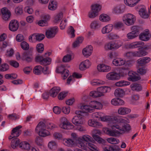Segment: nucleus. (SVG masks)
I'll return each mask as SVG.
<instances>
[{"mask_svg": "<svg viewBox=\"0 0 151 151\" xmlns=\"http://www.w3.org/2000/svg\"><path fill=\"white\" fill-rule=\"evenodd\" d=\"M8 117L9 119L15 120L19 118V116L15 113H13L9 114Z\"/></svg>", "mask_w": 151, "mask_h": 151, "instance_id": "69168bd1", "label": "nucleus"}, {"mask_svg": "<svg viewBox=\"0 0 151 151\" xmlns=\"http://www.w3.org/2000/svg\"><path fill=\"white\" fill-rule=\"evenodd\" d=\"M19 139L17 138H15L13 139L11 141V146L13 149L16 148L19 145Z\"/></svg>", "mask_w": 151, "mask_h": 151, "instance_id": "c9c22d12", "label": "nucleus"}, {"mask_svg": "<svg viewBox=\"0 0 151 151\" xmlns=\"http://www.w3.org/2000/svg\"><path fill=\"white\" fill-rule=\"evenodd\" d=\"M15 12L18 15H20L23 13V9L21 6H18L16 7L15 9Z\"/></svg>", "mask_w": 151, "mask_h": 151, "instance_id": "0e129e2a", "label": "nucleus"}, {"mask_svg": "<svg viewBox=\"0 0 151 151\" xmlns=\"http://www.w3.org/2000/svg\"><path fill=\"white\" fill-rule=\"evenodd\" d=\"M100 20L104 22H107L110 20V17L106 14H102L100 16Z\"/></svg>", "mask_w": 151, "mask_h": 151, "instance_id": "49530a36", "label": "nucleus"}, {"mask_svg": "<svg viewBox=\"0 0 151 151\" xmlns=\"http://www.w3.org/2000/svg\"><path fill=\"white\" fill-rule=\"evenodd\" d=\"M113 28V26L112 24H108L103 28L102 29V32L103 34L108 33L112 30Z\"/></svg>", "mask_w": 151, "mask_h": 151, "instance_id": "2f4dec72", "label": "nucleus"}, {"mask_svg": "<svg viewBox=\"0 0 151 151\" xmlns=\"http://www.w3.org/2000/svg\"><path fill=\"white\" fill-rule=\"evenodd\" d=\"M129 122V119L126 118L110 116L108 124L112 130L107 128H104L103 130L105 133L112 136L123 134L130 130V126L128 124Z\"/></svg>", "mask_w": 151, "mask_h": 151, "instance_id": "f257e3e1", "label": "nucleus"}, {"mask_svg": "<svg viewBox=\"0 0 151 151\" xmlns=\"http://www.w3.org/2000/svg\"><path fill=\"white\" fill-rule=\"evenodd\" d=\"M32 37L37 41H41L43 40L45 37V35L42 34H34L32 35Z\"/></svg>", "mask_w": 151, "mask_h": 151, "instance_id": "79ce46f5", "label": "nucleus"}, {"mask_svg": "<svg viewBox=\"0 0 151 151\" xmlns=\"http://www.w3.org/2000/svg\"><path fill=\"white\" fill-rule=\"evenodd\" d=\"M136 20V17L134 15L129 13L124 15L122 18L124 23L127 26H130L134 24Z\"/></svg>", "mask_w": 151, "mask_h": 151, "instance_id": "f03ea898", "label": "nucleus"}, {"mask_svg": "<svg viewBox=\"0 0 151 151\" xmlns=\"http://www.w3.org/2000/svg\"><path fill=\"white\" fill-rule=\"evenodd\" d=\"M151 37L149 30L147 29V31L141 33L139 36V38L142 41H147L149 40Z\"/></svg>", "mask_w": 151, "mask_h": 151, "instance_id": "dca6fc26", "label": "nucleus"}, {"mask_svg": "<svg viewBox=\"0 0 151 151\" xmlns=\"http://www.w3.org/2000/svg\"><path fill=\"white\" fill-rule=\"evenodd\" d=\"M57 8V4L56 2L54 1H52L51 3H50L48 6V9L51 10H55Z\"/></svg>", "mask_w": 151, "mask_h": 151, "instance_id": "5fc2aeb1", "label": "nucleus"}, {"mask_svg": "<svg viewBox=\"0 0 151 151\" xmlns=\"http://www.w3.org/2000/svg\"><path fill=\"white\" fill-rule=\"evenodd\" d=\"M58 27L56 26L49 29L46 31L45 35L46 37L48 39L54 37L58 32Z\"/></svg>", "mask_w": 151, "mask_h": 151, "instance_id": "39448f33", "label": "nucleus"}, {"mask_svg": "<svg viewBox=\"0 0 151 151\" xmlns=\"http://www.w3.org/2000/svg\"><path fill=\"white\" fill-rule=\"evenodd\" d=\"M60 91V88L58 87H54L52 88L50 91V96L52 97H55Z\"/></svg>", "mask_w": 151, "mask_h": 151, "instance_id": "b1692460", "label": "nucleus"}, {"mask_svg": "<svg viewBox=\"0 0 151 151\" xmlns=\"http://www.w3.org/2000/svg\"><path fill=\"white\" fill-rule=\"evenodd\" d=\"M36 49L38 52H42L44 50L43 45L42 43L37 44L36 46Z\"/></svg>", "mask_w": 151, "mask_h": 151, "instance_id": "e2e57ef3", "label": "nucleus"}, {"mask_svg": "<svg viewBox=\"0 0 151 151\" xmlns=\"http://www.w3.org/2000/svg\"><path fill=\"white\" fill-rule=\"evenodd\" d=\"M46 128V125L45 123L42 122H40L36 126L35 131L37 132L44 129Z\"/></svg>", "mask_w": 151, "mask_h": 151, "instance_id": "473e14b6", "label": "nucleus"}, {"mask_svg": "<svg viewBox=\"0 0 151 151\" xmlns=\"http://www.w3.org/2000/svg\"><path fill=\"white\" fill-rule=\"evenodd\" d=\"M120 46L121 45L117 42H110L105 45L104 48L106 50H114L118 49Z\"/></svg>", "mask_w": 151, "mask_h": 151, "instance_id": "6e6552de", "label": "nucleus"}, {"mask_svg": "<svg viewBox=\"0 0 151 151\" xmlns=\"http://www.w3.org/2000/svg\"><path fill=\"white\" fill-rule=\"evenodd\" d=\"M131 112V110L127 108L121 107L118 110V113L119 114L125 115L129 114Z\"/></svg>", "mask_w": 151, "mask_h": 151, "instance_id": "4be33fe9", "label": "nucleus"}, {"mask_svg": "<svg viewBox=\"0 0 151 151\" xmlns=\"http://www.w3.org/2000/svg\"><path fill=\"white\" fill-rule=\"evenodd\" d=\"M108 37L110 40H114L118 39L119 36L116 34L111 33L108 35Z\"/></svg>", "mask_w": 151, "mask_h": 151, "instance_id": "774afa93", "label": "nucleus"}, {"mask_svg": "<svg viewBox=\"0 0 151 151\" xmlns=\"http://www.w3.org/2000/svg\"><path fill=\"white\" fill-rule=\"evenodd\" d=\"M139 14L141 17L144 19L147 18L149 17V15L146 11L145 7L141 8L139 11Z\"/></svg>", "mask_w": 151, "mask_h": 151, "instance_id": "cd10ccee", "label": "nucleus"}, {"mask_svg": "<svg viewBox=\"0 0 151 151\" xmlns=\"http://www.w3.org/2000/svg\"><path fill=\"white\" fill-rule=\"evenodd\" d=\"M71 138L72 139L73 142H74L76 144L78 143L79 141L81 140V137H78L76 134L73 133L71 134Z\"/></svg>", "mask_w": 151, "mask_h": 151, "instance_id": "c03bdc74", "label": "nucleus"}, {"mask_svg": "<svg viewBox=\"0 0 151 151\" xmlns=\"http://www.w3.org/2000/svg\"><path fill=\"white\" fill-rule=\"evenodd\" d=\"M1 13L3 19L7 21L9 19L11 13L6 8H3L1 9Z\"/></svg>", "mask_w": 151, "mask_h": 151, "instance_id": "9d476101", "label": "nucleus"}, {"mask_svg": "<svg viewBox=\"0 0 151 151\" xmlns=\"http://www.w3.org/2000/svg\"><path fill=\"white\" fill-rule=\"evenodd\" d=\"M98 70L100 72H106L110 71L111 67L106 64H99L97 66Z\"/></svg>", "mask_w": 151, "mask_h": 151, "instance_id": "9b49d317", "label": "nucleus"}, {"mask_svg": "<svg viewBox=\"0 0 151 151\" xmlns=\"http://www.w3.org/2000/svg\"><path fill=\"white\" fill-rule=\"evenodd\" d=\"M110 89L109 87L106 86H101L97 89V90L99 92L101 96H104V93H107Z\"/></svg>", "mask_w": 151, "mask_h": 151, "instance_id": "c85d7f7f", "label": "nucleus"}, {"mask_svg": "<svg viewBox=\"0 0 151 151\" xmlns=\"http://www.w3.org/2000/svg\"><path fill=\"white\" fill-rule=\"evenodd\" d=\"M144 43L142 42H135L127 45V47L129 49L137 48L143 45Z\"/></svg>", "mask_w": 151, "mask_h": 151, "instance_id": "a211bd4d", "label": "nucleus"}, {"mask_svg": "<svg viewBox=\"0 0 151 151\" xmlns=\"http://www.w3.org/2000/svg\"><path fill=\"white\" fill-rule=\"evenodd\" d=\"M150 60V58L149 57H144L138 59L137 60V63L140 66H143Z\"/></svg>", "mask_w": 151, "mask_h": 151, "instance_id": "2eb2a0df", "label": "nucleus"}, {"mask_svg": "<svg viewBox=\"0 0 151 151\" xmlns=\"http://www.w3.org/2000/svg\"><path fill=\"white\" fill-rule=\"evenodd\" d=\"M129 77L128 79L129 81L135 82L139 80L141 78L139 74L136 73L133 71H129L128 73Z\"/></svg>", "mask_w": 151, "mask_h": 151, "instance_id": "0eeeda50", "label": "nucleus"}, {"mask_svg": "<svg viewBox=\"0 0 151 151\" xmlns=\"http://www.w3.org/2000/svg\"><path fill=\"white\" fill-rule=\"evenodd\" d=\"M88 124L89 126L96 128H98L101 126L99 123L95 122L92 119L89 120L88 122Z\"/></svg>", "mask_w": 151, "mask_h": 151, "instance_id": "e433bc0d", "label": "nucleus"}, {"mask_svg": "<svg viewBox=\"0 0 151 151\" xmlns=\"http://www.w3.org/2000/svg\"><path fill=\"white\" fill-rule=\"evenodd\" d=\"M88 148L93 151H98V148L96 145L90 143H88Z\"/></svg>", "mask_w": 151, "mask_h": 151, "instance_id": "13d9d810", "label": "nucleus"}, {"mask_svg": "<svg viewBox=\"0 0 151 151\" xmlns=\"http://www.w3.org/2000/svg\"><path fill=\"white\" fill-rule=\"evenodd\" d=\"M60 127L64 129H70L73 128V126L70 124L65 117H61L60 119Z\"/></svg>", "mask_w": 151, "mask_h": 151, "instance_id": "20e7f679", "label": "nucleus"}, {"mask_svg": "<svg viewBox=\"0 0 151 151\" xmlns=\"http://www.w3.org/2000/svg\"><path fill=\"white\" fill-rule=\"evenodd\" d=\"M90 95L93 98H96L102 96L99 92L97 90V91H93L91 92L90 93Z\"/></svg>", "mask_w": 151, "mask_h": 151, "instance_id": "864d4df0", "label": "nucleus"}, {"mask_svg": "<svg viewBox=\"0 0 151 151\" xmlns=\"http://www.w3.org/2000/svg\"><path fill=\"white\" fill-rule=\"evenodd\" d=\"M51 60V59L49 57L44 58L42 65H49L50 63Z\"/></svg>", "mask_w": 151, "mask_h": 151, "instance_id": "052dcab7", "label": "nucleus"}, {"mask_svg": "<svg viewBox=\"0 0 151 151\" xmlns=\"http://www.w3.org/2000/svg\"><path fill=\"white\" fill-rule=\"evenodd\" d=\"M88 142L83 140L81 138V140H80L77 144H78L79 147L86 150H88Z\"/></svg>", "mask_w": 151, "mask_h": 151, "instance_id": "c756f323", "label": "nucleus"}, {"mask_svg": "<svg viewBox=\"0 0 151 151\" xmlns=\"http://www.w3.org/2000/svg\"><path fill=\"white\" fill-rule=\"evenodd\" d=\"M114 94L116 97H121L124 95V91L122 89H117L115 90Z\"/></svg>", "mask_w": 151, "mask_h": 151, "instance_id": "4c0bfd02", "label": "nucleus"}, {"mask_svg": "<svg viewBox=\"0 0 151 151\" xmlns=\"http://www.w3.org/2000/svg\"><path fill=\"white\" fill-rule=\"evenodd\" d=\"M63 17V14L60 13L55 15L54 17L53 22L54 23H58L62 19Z\"/></svg>", "mask_w": 151, "mask_h": 151, "instance_id": "f704fd0d", "label": "nucleus"}, {"mask_svg": "<svg viewBox=\"0 0 151 151\" xmlns=\"http://www.w3.org/2000/svg\"><path fill=\"white\" fill-rule=\"evenodd\" d=\"M90 104L92 108V110L94 109H100L102 107V105L101 103L96 101H91Z\"/></svg>", "mask_w": 151, "mask_h": 151, "instance_id": "5701e85b", "label": "nucleus"}, {"mask_svg": "<svg viewBox=\"0 0 151 151\" xmlns=\"http://www.w3.org/2000/svg\"><path fill=\"white\" fill-rule=\"evenodd\" d=\"M92 137L93 138L99 143H103L105 142V140L103 139L96 134H100L101 133L100 130L98 129H94L92 131Z\"/></svg>", "mask_w": 151, "mask_h": 151, "instance_id": "1a4fd4ad", "label": "nucleus"}, {"mask_svg": "<svg viewBox=\"0 0 151 151\" xmlns=\"http://www.w3.org/2000/svg\"><path fill=\"white\" fill-rule=\"evenodd\" d=\"M48 146L50 149L54 150L57 148V144L55 142L52 141L49 142Z\"/></svg>", "mask_w": 151, "mask_h": 151, "instance_id": "a18cd8bd", "label": "nucleus"}, {"mask_svg": "<svg viewBox=\"0 0 151 151\" xmlns=\"http://www.w3.org/2000/svg\"><path fill=\"white\" fill-rule=\"evenodd\" d=\"M132 31L128 33L127 35L128 39H132L137 37L139 34L140 27L137 26H133L131 28Z\"/></svg>", "mask_w": 151, "mask_h": 151, "instance_id": "7ed1b4c3", "label": "nucleus"}, {"mask_svg": "<svg viewBox=\"0 0 151 151\" xmlns=\"http://www.w3.org/2000/svg\"><path fill=\"white\" fill-rule=\"evenodd\" d=\"M131 87L133 90L140 91L142 89V87L140 85L135 84L131 85Z\"/></svg>", "mask_w": 151, "mask_h": 151, "instance_id": "8fccbe9b", "label": "nucleus"}, {"mask_svg": "<svg viewBox=\"0 0 151 151\" xmlns=\"http://www.w3.org/2000/svg\"><path fill=\"white\" fill-rule=\"evenodd\" d=\"M98 14V13L91 9L89 13L88 16L90 18H93L96 16Z\"/></svg>", "mask_w": 151, "mask_h": 151, "instance_id": "338daca9", "label": "nucleus"}, {"mask_svg": "<svg viewBox=\"0 0 151 151\" xmlns=\"http://www.w3.org/2000/svg\"><path fill=\"white\" fill-rule=\"evenodd\" d=\"M83 40V38L82 37H79L77 38L73 44V47H76L78 46L80 44L82 43Z\"/></svg>", "mask_w": 151, "mask_h": 151, "instance_id": "ea45409f", "label": "nucleus"}, {"mask_svg": "<svg viewBox=\"0 0 151 151\" xmlns=\"http://www.w3.org/2000/svg\"><path fill=\"white\" fill-rule=\"evenodd\" d=\"M101 26V24L99 21L94 20L91 23L90 27L93 30H96L99 28Z\"/></svg>", "mask_w": 151, "mask_h": 151, "instance_id": "aec40b11", "label": "nucleus"}, {"mask_svg": "<svg viewBox=\"0 0 151 151\" xmlns=\"http://www.w3.org/2000/svg\"><path fill=\"white\" fill-rule=\"evenodd\" d=\"M107 140L109 143L112 144H116L119 142V140L113 137L108 138Z\"/></svg>", "mask_w": 151, "mask_h": 151, "instance_id": "3c124183", "label": "nucleus"}, {"mask_svg": "<svg viewBox=\"0 0 151 151\" xmlns=\"http://www.w3.org/2000/svg\"><path fill=\"white\" fill-rule=\"evenodd\" d=\"M39 136L42 137H45L50 135V132L45 129L41 130L37 132Z\"/></svg>", "mask_w": 151, "mask_h": 151, "instance_id": "de8ad7c7", "label": "nucleus"}, {"mask_svg": "<svg viewBox=\"0 0 151 151\" xmlns=\"http://www.w3.org/2000/svg\"><path fill=\"white\" fill-rule=\"evenodd\" d=\"M81 138L83 140L86 142H91L93 140L92 137L88 135H84Z\"/></svg>", "mask_w": 151, "mask_h": 151, "instance_id": "4d7b16f0", "label": "nucleus"}, {"mask_svg": "<svg viewBox=\"0 0 151 151\" xmlns=\"http://www.w3.org/2000/svg\"><path fill=\"white\" fill-rule=\"evenodd\" d=\"M124 57L130 59L133 57H134V52H129L125 53L124 54Z\"/></svg>", "mask_w": 151, "mask_h": 151, "instance_id": "680f3d73", "label": "nucleus"}, {"mask_svg": "<svg viewBox=\"0 0 151 151\" xmlns=\"http://www.w3.org/2000/svg\"><path fill=\"white\" fill-rule=\"evenodd\" d=\"M124 2L126 5L130 7L134 6L136 5L135 0H124Z\"/></svg>", "mask_w": 151, "mask_h": 151, "instance_id": "603ef678", "label": "nucleus"}, {"mask_svg": "<svg viewBox=\"0 0 151 151\" xmlns=\"http://www.w3.org/2000/svg\"><path fill=\"white\" fill-rule=\"evenodd\" d=\"M9 68V65L5 63H4L0 66V71H6Z\"/></svg>", "mask_w": 151, "mask_h": 151, "instance_id": "bf43d9fd", "label": "nucleus"}, {"mask_svg": "<svg viewBox=\"0 0 151 151\" xmlns=\"http://www.w3.org/2000/svg\"><path fill=\"white\" fill-rule=\"evenodd\" d=\"M134 57H141L147 55L148 53L147 52L143 50L134 51Z\"/></svg>", "mask_w": 151, "mask_h": 151, "instance_id": "7c9ffc66", "label": "nucleus"}, {"mask_svg": "<svg viewBox=\"0 0 151 151\" xmlns=\"http://www.w3.org/2000/svg\"><path fill=\"white\" fill-rule=\"evenodd\" d=\"M19 26V23L16 20H13L9 23V28L11 31H15L18 29Z\"/></svg>", "mask_w": 151, "mask_h": 151, "instance_id": "ddd939ff", "label": "nucleus"}, {"mask_svg": "<svg viewBox=\"0 0 151 151\" xmlns=\"http://www.w3.org/2000/svg\"><path fill=\"white\" fill-rule=\"evenodd\" d=\"M29 143L26 141L21 142L19 144V147L21 149L28 150L30 147Z\"/></svg>", "mask_w": 151, "mask_h": 151, "instance_id": "72a5a7b5", "label": "nucleus"}, {"mask_svg": "<svg viewBox=\"0 0 151 151\" xmlns=\"http://www.w3.org/2000/svg\"><path fill=\"white\" fill-rule=\"evenodd\" d=\"M73 123L76 125L83 124L84 123L83 118L79 116H74L72 119Z\"/></svg>", "mask_w": 151, "mask_h": 151, "instance_id": "f8f14e48", "label": "nucleus"}, {"mask_svg": "<svg viewBox=\"0 0 151 151\" xmlns=\"http://www.w3.org/2000/svg\"><path fill=\"white\" fill-rule=\"evenodd\" d=\"M112 63L115 66H120L125 64V61L121 58H119L114 59Z\"/></svg>", "mask_w": 151, "mask_h": 151, "instance_id": "bb28decb", "label": "nucleus"}, {"mask_svg": "<svg viewBox=\"0 0 151 151\" xmlns=\"http://www.w3.org/2000/svg\"><path fill=\"white\" fill-rule=\"evenodd\" d=\"M81 108L82 109H84L87 112H91V111H92V108L90 104L83 105L81 106Z\"/></svg>", "mask_w": 151, "mask_h": 151, "instance_id": "6e6d98bb", "label": "nucleus"}, {"mask_svg": "<svg viewBox=\"0 0 151 151\" xmlns=\"http://www.w3.org/2000/svg\"><path fill=\"white\" fill-rule=\"evenodd\" d=\"M93 49V47L91 45L86 47L83 50L82 53L83 55L86 57L90 56L92 52Z\"/></svg>", "mask_w": 151, "mask_h": 151, "instance_id": "f3484780", "label": "nucleus"}, {"mask_svg": "<svg viewBox=\"0 0 151 151\" xmlns=\"http://www.w3.org/2000/svg\"><path fill=\"white\" fill-rule=\"evenodd\" d=\"M63 142L65 145L70 147H73L76 144L73 141V139L70 138L64 139Z\"/></svg>", "mask_w": 151, "mask_h": 151, "instance_id": "6ab92c4d", "label": "nucleus"}, {"mask_svg": "<svg viewBox=\"0 0 151 151\" xmlns=\"http://www.w3.org/2000/svg\"><path fill=\"white\" fill-rule=\"evenodd\" d=\"M111 104L114 106L122 105L124 104V101L119 98H114L111 101Z\"/></svg>", "mask_w": 151, "mask_h": 151, "instance_id": "a878e982", "label": "nucleus"}, {"mask_svg": "<svg viewBox=\"0 0 151 151\" xmlns=\"http://www.w3.org/2000/svg\"><path fill=\"white\" fill-rule=\"evenodd\" d=\"M130 84L129 82L125 81H121L116 83L115 85L117 86L122 87L128 85Z\"/></svg>", "mask_w": 151, "mask_h": 151, "instance_id": "58836bf2", "label": "nucleus"}, {"mask_svg": "<svg viewBox=\"0 0 151 151\" xmlns=\"http://www.w3.org/2000/svg\"><path fill=\"white\" fill-rule=\"evenodd\" d=\"M22 59L27 62H31L33 58L32 56V51L29 50L24 52L22 55Z\"/></svg>", "mask_w": 151, "mask_h": 151, "instance_id": "423d86ee", "label": "nucleus"}, {"mask_svg": "<svg viewBox=\"0 0 151 151\" xmlns=\"http://www.w3.org/2000/svg\"><path fill=\"white\" fill-rule=\"evenodd\" d=\"M22 127L21 126L19 125L13 128L12 130L11 134L16 138L18 137L21 133V132L19 129Z\"/></svg>", "mask_w": 151, "mask_h": 151, "instance_id": "412c9836", "label": "nucleus"}, {"mask_svg": "<svg viewBox=\"0 0 151 151\" xmlns=\"http://www.w3.org/2000/svg\"><path fill=\"white\" fill-rule=\"evenodd\" d=\"M42 67L41 65L36 66L34 68V73L37 75H39L41 73Z\"/></svg>", "mask_w": 151, "mask_h": 151, "instance_id": "37998d69", "label": "nucleus"}, {"mask_svg": "<svg viewBox=\"0 0 151 151\" xmlns=\"http://www.w3.org/2000/svg\"><path fill=\"white\" fill-rule=\"evenodd\" d=\"M101 9V6L98 4H95L91 6V9L98 13Z\"/></svg>", "mask_w": 151, "mask_h": 151, "instance_id": "09e8293b", "label": "nucleus"}, {"mask_svg": "<svg viewBox=\"0 0 151 151\" xmlns=\"http://www.w3.org/2000/svg\"><path fill=\"white\" fill-rule=\"evenodd\" d=\"M105 82L104 81L97 79H94L91 81V83L93 86H100L104 84Z\"/></svg>", "mask_w": 151, "mask_h": 151, "instance_id": "a19ab883", "label": "nucleus"}, {"mask_svg": "<svg viewBox=\"0 0 151 151\" xmlns=\"http://www.w3.org/2000/svg\"><path fill=\"white\" fill-rule=\"evenodd\" d=\"M106 78L109 80H115L118 79L120 78L119 74L115 72H111L106 75Z\"/></svg>", "mask_w": 151, "mask_h": 151, "instance_id": "4468645a", "label": "nucleus"}, {"mask_svg": "<svg viewBox=\"0 0 151 151\" xmlns=\"http://www.w3.org/2000/svg\"><path fill=\"white\" fill-rule=\"evenodd\" d=\"M134 63V61L133 60H127L126 61V62H125V67H124L122 68V71H122L123 72V73H124L123 75H126L127 73L125 72L124 73V70H128L129 69V68L130 67H131L133 65Z\"/></svg>", "mask_w": 151, "mask_h": 151, "instance_id": "393cba45", "label": "nucleus"}]
</instances>
